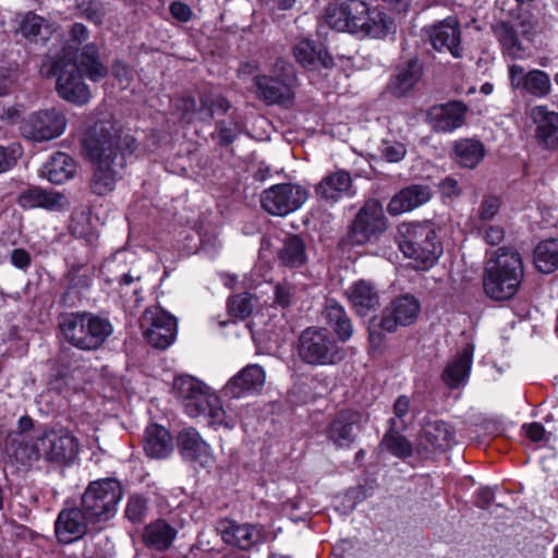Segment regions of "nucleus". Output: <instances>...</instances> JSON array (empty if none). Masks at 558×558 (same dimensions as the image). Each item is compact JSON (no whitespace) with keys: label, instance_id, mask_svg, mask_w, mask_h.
<instances>
[{"label":"nucleus","instance_id":"obj_55","mask_svg":"<svg viewBox=\"0 0 558 558\" xmlns=\"http://www.w3.org/2000/svg\"><path fill=\"white\" fill-rule=\"evenodd\" d=\"M21 154V146L17 144L0 145V173L7 172L15 166Z\"/></svg>","mask_w":558,"mask_h":558},{"label":"nucleus","instance_id":"obj_48","mask_svg":"<svg viewBox=\"0 0 558 558\" xmlns=\"http://www.w3.org/2000/svg\"><path fill=\"white\" fill-rule=\"evenodd\" d=\"M255 307V296L252 293L243 292L234 294L228 300L229 314L239 319L247 318Z\"/></svg>","mask_w":558,"mask_h":558},{"label":"nucleus","instance_id":"obj_58","mask_svg":"<svg viewBox=\"0 0 558 558\" xmlns=\"http://www.w3.org/2000/svg\"><path fill=\"white\" fill-rule=\"evenodd\" d=\"M22 110L19 106H8L0 110V121L7 125H13L21 121Z\"/></svg>","mask_w":558,"mask_h":558},{"label":"nucleus","instance_id":"obj_38","mask_svg":"<svg viewBox=\"0 0 558 558\" xmlns=\"http://www.w3.org/2000/svg\"><path fill=\"white\" fill-rule=\"evenodd\" d=\"M177 531L165 520H156L145 526L143 542L146 547L156 550L168 549L174 541Z\"/></svg>","mask_w":558,"mask_h":558},{"label":"nucleus","instance_id":"obj_19","mask_svg":"<svg viewBox=\"0 0 558 558\" xmlns=\"http://www.w3.org/2000/svg\"><path fill=\"white\" fill-rule=\"evenodd\" d=\"M366 421L359 411L352 409L340 411L327 425L326 436L336 448H349Z\"/></svg>","mask_w":558,"mask_h":558},{"label":"nucleus","instance_id":"obj_49","mask_svg":"<svg viewBox=\"0 0 558 558\" xmlns=\"http://www.w3.org/2000/svg\"><path fill=\"white\" fill-rule=\"evenodd\" d=\"M93 269L87 266H76L69 269L65 275L69 291L81 292L92 284Z\"/></svg>","mask_w":558,"mask_h":558},{"label":"nucleus","instance_id":"obj_42","mask_svg":"<svg viewBox=\"0 0 558 558\" xmlns=\"http://www.w3.org/2000/svg\"><path fill=\"white\" fill-rule=\"evenodd\" d=\"M183 107L185 111L194 110L198 114V119L202 121L211 120L215 113H226L231 105L227 98L218 96L210 98L209 96L201 97V108L196 110V102L193 98H184Z\"/></svg>","mask_w":558,"mask_h":558},{"label":"nucleus","instance_id":"obj_23","mask_svg":"<svg viewBox=\"0 0 558 558\" xmlns=\"http://www.w3.org/2000/svg\"><path fill=\"white\" fill-rule=\"evenodd\" d=\"M54 25L47 19L29 11L15 17V34L29 44H46L54 33Z\"/></svg>","mask_w":558,"mask_h":558},{"label":"nucleus","instance_id":"obj_27","mask_svg":"<svg viewBox=\"0 0 558 558\" xmlns=\"http://www.w3.org/2000/svg\"><path fill=\"white\" fill-rule=\"evenodd\" d=\"M433 192L428 185L412 184L399 191L389 202L387 210L391 216L412 211L430 201Z\"/></svg>","mask_w":558,"mask_h":558},{"label":"nucleus","instance_id":"obj_57","mask_svg":"<svg viewBox=\"0 0 558 558\" xmlns=\"http://www.w3.org/2000/svg\"><path fill=\"white\" fill-rule=\"evenodd\" d=\"M478 231L483 240L492 246L498 245L505 238V230L500 226H482Z\"/></svg>","mask_w":558,"mask_h":558},{"label":"nucleus","instance_id":"obj_4","mask_svg":"<svg viewBox=\"0 0 558 558\" xmlns=\"http://www.w3.org/2000/svg\"><path fill=\"white\" fill-rule=\"evenodd\" d=\"M58 325L63 341L84 352L97 351L113 333L108 317L87 311L64 313Z\"/></svg>","mask_w":558,"mask_h":558},{"label":"nucleus","instance_id":"obj_53","mask_svg":"<svg viewBox=\"0 0 558 558\" xmlns=\"http://www.w3.org/2000/svg\"><path fill=\"white\" fill-rule=\"evenodd\" d=\"M501 201L494 195L484 196L477 209V217L481 222L492 220L499 211Z\"/></svg>","mask_w":558,"mask_h":558},{"label":"nucleus","instance_id":"obj_40","mask_svg":"<svg viewBox=\"0 0 558 558\" xmlns=\"http://www.w3.org/2000/svg\"><path fill=\"white\" fill-rule=\"evenodd\" d=\"M76 165L71 156L64 153L53 154L45 165L44 175L53 184H62L73 178Z\"/></svg>","mask_w":558,"mask_h":558},{"label":"nucleus","instance_id":"obj_24","mask_svg":"<svg viewBox=\"0 0 558 558\" xmlns=\"http://www.w3.org/2000/svg\"><path fill=\"white\" fill-rule=\"evenodd\" d=\"M178 449L183 459L199 466H209L214 461L210 446L201 437L195 428H184L180 432Z\"/></svg>","mask_w":558,"mask_h":558},{"label":"nucleus","instance_id":"obj_51","mask_svg":"<svg viewBox=\"0 0 558 558\" xmlns=\"http://www.w3.org/2000/svg\"><path fill=\"white\" fill-rule=\"evenodd\" d=\"M148 512V500L142 495H133L128 499L125 517L132 523H141Z\"/></svg>","mask_w":558,"mask_h":558},{"label":"nucleus","instance_id":"obj_25","mask_svg":"<svg viewBox=\"0 0 558 558\" xmlns=\"http://www.w3.org/2000/svg\"><path fill=\"white\" fill-rule=\"evenodd\" d=\"M351 174L338 169L326 174L315 186V195L318 199L335 204L343 197L353 195Z\"/></svg>","mask_w":558,"mask_h":558},{"label":"nucleus","instance_id":"obj_54","mask_svg":"<svg viewBox=\"0 0 558 558\" xmlns=\"http://www.w3.org/2000/svg\"><path fill=\"white\" fill-rule=\"evenodd\" d=\"M275 303L287 308L291 306L295 299V287L289 282L277 283L274 291Z\"/></svg>","mask_w":558,"mask_h":558},{"label":"nucleus","instance_id":"obj_32","mask_svg":"<svg viewBox=\"0 0 558 558\" xmlns=\"http://www.w3.org/2000/svg\"><path fill=\"white\" fill-rule=\"evenodd\" d=\"M64 199L65 197L61 193L32 186L22 191L16 202L24 209L40 207L47 210H56L63 206Z\"/></svg>","mask_w":558,"mask_h":558},{"label":"nucleus","instance_id":"obj_5","mask_svg":"<svg viewBox=\"0 0 558 558\" xmlns=\"http://www.w3.org/2000/svg\"><path fill=\"white\" fill-rule=\"evenodd\" d=\"M78 453L76 438L66 429H49L27 441H22L14 451L16 460L31 463L43 459L50 463L68 465Z\"/></svg>","mask_w":558,"mask_h":558},{"label":"nucleus","instance_id":"obj_30","mask_svg":"<svg viewBox=\"0 0 558 558\" xmlns=\"http://www.w3.org/2000/svg\"><path fill=\"white\" fill-rule=\"evenodd\" d=\"M423 73V65L417 58H412L404 65L397 69L391 76L387 90L397 98L407 96L420 81Z\"/></svg>","mask_w":558,"mask_h":558},{"label":"nucleus","instance_id":"obj_36","mask_svg":"<svg viewBox=\"0 0 558 558\" xmlns=\"http://www.w3.org/2000/svg\"><path fill=\"white\" fill-rule=\"evenodd\" d=\"M323 317L333 329L339 340L348 341L353 335V325L344 307L333 299L327 300Z\"/></svg>","mask_w":558,"mask_h":558},{"label":"nucleus","instance_id":"obj_26","mask_svg":"<svg viewBox=\"0 0 558 558\" xmlns=\"http://www.w3.org/2000/svg\"><path fill=\"white\" fill-rule=\"evenodd\" d=\"M266 379L265 371L258 364H250L233 376L223 387V393L229 398H241L259 391Z\"/></svg>","mask_w":558,"mask_h":558},{"label":"nucleus","instance_id":"obj_6","mask_svg":"<svg viewBox=\"0 0 558 558\" xmlns=\"http://www.w3.org/2000/svg\"><path fill=\"white\" fill-rule=\"evenodd\" d=\"M524 275L519 252L500 247L484 271V291L492 300L506 301L519 290Z\"/></svg>","mask_w":558,"mask_h":558},{"label":"nucleus","instance_id":"obj_10","mask_svg":"<svg viewBox=\"0 0 558 558\" xmlns=\"http://www.w3.org/2000/svg\"><path fill=\"white\" fill-rule=\"evenodd\" d=\"M123 496L122 485L114 478L90 482L82 496V508L90 522L108 521L114 517Z\"/></svg>","mask_w":558,"mask_h":558},{"label":"nucleus","instance_id":"obj_1","mask_svg":"<svg viewBox=\"0 0 558 558\" xmlns=\"http://www.w3.org/2000/svg\"><path fill=\"white\" fill-rule=\"evenodd\" d=\"M83 153L92 163L89 187L93 194L105 196L123 180L126 159L136 149L135 138L125 133L112 119L99 120L90 126L82 141Z\"/></svg>","mask_w":558,"mask_h":558},{"label":"nucleus","instance_id":"obj_14","mask_svg":"<svg viewBox=\"0 0 558 558\" xmlns=\"http://www.w3.org/2000/svg\"><path fill=\"white\" fill-rule=\"evenodd\" d=\"M217 531L226 544L241 550H250L253 547L265 543L269 535L263 524H241L230 519L219 520Z\"/></svg>","mask_w":558,"mask_h":558},{"label":"nucleus","instance_id":"obj_52","mask_svg":"<svg viewBox=\"0 0 558 558\" xmlns=\"http://www.w3.org/2000/svg\"><path fill=\"white\" fill-rule=\"evenodd\" d=\"M379 151L383 158L388 162H399L407 154L405 146L402 143L389 140L381 142Z\"/></svg>","mask_w":558,"mask_h":558},{"label":"nucleus","instance_id":"obj_18","mask_svg":"<svg viewBox=\"0 0 558 558\" xmlns=\"http://www.w3.org/2000/svg\"><path fill=\"white\" fill-rule=\"evenodd\" d=\"M424 32L436 51H447L456 59L463 57L461 27L456 16H448L442 21L426 26Z\"/></svg>","mask_w":558,"mask_h":558},{"label":"nucleus","instance_id":"obj_22","mask_svg":"<svg viewBox=\"0 0 558 558\" xmlns=\"http://www.w3.org/2000/svg\"><path fill=\"white\" fill-rule=\"evenodd\" d=\"M469 107L461 100H451L433 106L428 111L429 121L437 132H452L465 123Z\"/></svg>","mask_w":558,"mask_h":558},{"label":"nucleus","instance_id":"obj_8","mask_svg":"<svg viewBox=\"0 0 558 558\" xmlns=\"http://www.w3.org/2000/svg\"><path fill=\"white\" fill-rule=\"evenodd\" d=\"M396 241L407 258L413 259L417 268L432 267L442 254L434 223L424 221L402 222L398 226Z\"/></svg>","mask_w":558,"mask_h":558},{"label":"nucleus","instance_id":"obj_3","mask_svg":"<svg viewBox=\"0 0 558 558\" xmlns=\"http://www.w3.org/2000/svg\"><path fill=\"white\" fill-rule=\"evenodd\" d=\"M325 21L333 29L364 34L374 38L388 32V17L385 13L363 0H345L329 3L325 11Z\"/></svg>","mask_w":558,"mask_h":558},{"label":"nucleus","instance_id":"obj_13","mask_svg":"<svg viewBox=\"0 0 558 558\" xmlns=\"http://www.w3.org/2000/svg\"><path fill=\"white\" fill-rule=\"evenodd\" d=\"M66 124L65 116L56 108H50L32 113L23 121L21 132L32 141L46 142L61 136Z\"/></svg>","mask_w":558,"mask_h":558},{"label":"nucleus","instance_id":"obj_59","mask_svg":"<svg viewBox=\"0 0 558 558\" xmlns=\"http://www.w3.org/2000/svg\"><path fill=\"white\" fill-rule=\"evenodd\" d=\"M170 13L175 20L183 23L189 22L193 15L191 8L181 1H174L170 4Z\"/></svg>","mask_w":558,"mask_h":558},{"label":"nucleus","instance_id":"obj_20","mask_svg":"<svg viewBox=\"0 0 558 558\" xmlns=\"http://www.w3.org/2000/svg\"><path fill=\"white\" fill-rule=\"evenodd\" d=\"M85 511L78 508L62 509L54 522V534L60 544L69 545L81 539L87 532Z\"/></svg>","mask_w":558,"mask_h":558},{"label":"nucleus","instance_id":"obj_21","mask_svg":"<svg viewBox=\"0 0 558 558\" xmlns=\"http://www.w3.org/2000/svg\"><path fill=\"white\" fill-rule=\"evenodd\" d=\"M530 118L535 124V140L544 149H558V112L546 106H535L530 111Z\"/></svg>","mask_w":558,"mask_h":558},{"label":"nucleus","instance_id":"obj_45","mask_svg":"<svg viewBox=\"0 0 558 558\" xmlns=\"http://www.w3.org/2000/svg\"><path fill=\"white\" fill-rule=\"evenodd\" d=\"M390 429L384 435L379 447L389 451L392 456L407 459L412 456L413 447L410 440L407 439L405 436L401 435L397 432L396 428V420L390 418Z\"/></svg>","mask_w":558,"mask_h":558},{"label":"nucleus","instance_id":"obj_60","mask_svg":"<svg viewBox=\"0 0 558 558\" xmlns=\"http://www.w3.org/2000/svg\"><path fill=\"white\" fill-rule=\"evenodd\" d=\"M11 263L20 269H25L31 264V255L24 248H15L11 253Z\"/></svg>","mask_w":558,"mask_h":558},{"label":"nucleus","instance_id":"obj_16","mask_svg":"<svg viewBox=\"0 0 558 558\" xmlns=\"http://www.w3.org/2000/svg\"><path fill=\"white\" fill-rule=\"evenodd\" d=\"M295 80L291 64L282 66L280 76L256 75L254 85L257 98L267 105L282 104L293 98V82Z\"/></svg>","mask_w":558,"mask_h":558},{"label":"nucleus","instance_id":"obj_44","mask_svg":"<svg viewBox=\"0 0 558 558\" xmlns=\"http://www.w3.org/2000/svg\"><path fill=\"white\" fill-rule=\"evenodd\" d=\"M494 34L502 46V50L513 59H520L524 54V48L518 37V31L513 24L500 22L494 26Z\"/></svg>","mask_w":558,"mask_h":558},{"label":"nucleus","instance_id":"obj_46","mask_svg":"<svg viewBox=\"0 0 558 558\" xmlns=\"http://www.w3.org/2000/svg\"><path fill=\"white\" fill-rule=\"evenodd\" d=\"M523 88L535 97H545L551 90L549 75L541 70H532L523 77Z\"/></svg>","mask_w":558,"mask_h":558},{"label":"nucleus","instance_id":"obj_34","mask_svg":"<svg viewBox=\"0 0 558 558\" xmlns=\"http://www.w3.org/2000/svg\"><path fill=\"white\" fill-rule=\"evenodd\" d=\"M196 408L190 410V415L193 417L205 415L209 418L208 424L214 426H223L225 428L231 429L235 425V418L228 415L222 408L220 399L214 395L208 396L195 403Z\"/></svg>","mask_w":558,"mask_h":558},{"label":"nucleus","instance_id":"obj_39","mask_svg":"<svg viewBox=\"0 0 558 558\" xmlns=\"http://www.w3.org/2000/svg\"><path fill=\"white\" fill-rule=\"evenodd\" d=\"M422 439L433 449L446 451L456 442V432L448 423L435 421L423 428Z\"/></svg>","mask_w":558,"mask_h":558},{"label":"nucleus","instance_id":"obj_31","mask_svg":"<svg viewBox=\"0 0 558 558\" xmlns=\"http://www.w3.org/2000/svg\"><path fill=\"white\" fill-rule=\"evenodd\" d=\"M143 448L151 459H166L173 451V438L166 427L150 424L144 432Z\"/></svg>","mask_w":558,"mask_h":558},{"label":"nucleus","instance_id":"obj_9","mask_svg":"<svg viewBox=\"0 0 558 558\" xmlns=\"http://www.w3.org/2000/svg\"><path fill=\"white\" fill-rule=\"evenodd\" d=\"M298 353L308 365H332L342 361L344 350L331 332L322 327H308L299 337Z\"/></svg>","mask_w":558,"mask_h":558},{"label":"nucleus","instance_id":"obj_15","mask_svg":"<svg viewBox=\"0 0 558 558\" xmlns=\"http://www.w3.org/2000/svg\"><path fill=\"white\" fill-rule=\"evenodd\" d=\"M387 228V219L383 206L372 199L356 214L351 225V239L355 244H364L376 239Z\"/></svg>","mask_w":558,"mask_h":558},{"label":"nucleus","instance_id":"obj_33","mask_svg":"<svg viewBox=\"0 0 558 558\" xmlns=\"http://www.w3.org/2000/svg\"><path fill=\"white\" fill-rule=\"evenodd\" d=\"M473 359V347L466 345L442 371L441 379L451 389L459 388L469 377Z\"/></svg>","mask_w":558,"mask_h":558},{"label":"nucleus","instance_id":"obj_11","mask_svg":"<svg viewBox=\"0 0 558 558\" xmlns=\"http://www.w3.org/2000/svg\"><path fill=\"white\" fill-rule=\"evenodd\" d=\"M421 311L420 301L411 294H404L393 299L387 306L378 320L375 319L369 326V342L372 345H379L383 340L380 331L395 332L398 326L413 324Z\"/></svg>","mask_w":558,"mask_h":558},{"label":"nucleus","instance_id":"obj_35","mask_svg":"<svg viewBox=\"0 0 558 558\" xmlns=\"http://www.w3.org/2000/svg\"><path fill=\"white\" fill-rule=\"evenodd\" d=\"M278 263L287 268H300L307 262V247L298 234L288 235L277 252Z\"/></svg>","mask_w":558,"mask_h":558},{"label":"nucleus","instance_id":"obj_29","mask_svg":"<svg viewBox=\"0 0 558 558\" xmlns=\"http://www.w3.org/2000/svg\"><path fill=\"white\" fill-rule=\"evenodd\" d=\"M293 54L296 62L308 70L329 69L333 65V59L324 45L311 39L298 41Z\"/></svg>","mask_w":558,"mask_h":558},{"label":"nucleus","instance_id":"obj_50","mask_svg":"<svg viewBox=\"0 0 558 558\" xmlns=\"http://www.w3.org/2000/svg\"><path fill=\"white\" fill-rule=\"evenodd\" d=\"M82 356L71 352L69 349L61 350L57 356V375L60 378L74 377L78 369Z\"/></svg>","mask_w":558,"mask_h":558},{"label":"nucleus","instance_id":"obj_47","mask_svg":"<svg viewBox=\"0 0 558 558\" xmlns=\"http://www.w3.org/2000/svg\"><path fill=\"white\" fill-rule=\"evenodd\" d=\"M89 38L87 27L82 23H74L71 27L69 38L63 47L62 56L60 58L75 59L82 51L80 47Z\"/></svg>","mask_w":558,"mask_h":558},{"label":"nucleus","instance_id":"obj_62","mask_svg":"<svg viewBox=\"0 0 558 558\" xmlns=\"http://www.w3.org/2000/svg\"><path fill=\"white\" fill-rule=\"evenodd\" d=\"M524 427L527 438L532 441H539L543 439L545 435V428L541 423L534 422Z\"/></svg>","mask_w":558,"mask_h":558},{"label":"nucleus","instance_id":"obj_37","mask_svg":"<svg viewBox=\"0 0 558 558\" xmlns=\"http://www.w3.org/2000/svg\"><path fill=\"white\" fill-rule=\"evenodd\" d=\"M173 391L178 398L186 401L185 409L189 414L192 408H196L195 403L201 402L208 396V387L189 375L179 376L174 379Z\"/></svg>","mask_w":558,"mask_h":558},{"label":"nucleus","instance_id":"obj_64","mask_svg":"<svg viewBox=\"0 0 558 558\" xmlns=\"http://www.w3.org/2000/svg\"><path fill=\"white\" fill-rule=\"evenodd\" d=\"M440 187L446 196H456L461 193L458 181L453 178H446L441 181Z\"/></svg>","mask_w":558,"mask_h":558},{"label":"nucleus","instance_id":"obj_41","mask_svg":"<svg viewBox=\"0 0 558 558\" xmlns=\"http://www.w3.org/2000/svg\"><path fill=\"white\" fill-rule=\"evenodd\" d=\"M484 145L476 140H460L454 145V160L461 167L475 168L485 156Z\"/></svg>","mask_w":558,"mask_h":558},{"label":"nucleus","instance_id":"obj_17","mask_svg":"<svg viewBox=\"0 0 558 558\" xmlns=\"http://www.w3.org/2000/svg\"><path fill=\"white\" fill-rule=\"evenodd\" d=\"M147 342L157 349L168 348L177 335V320L160 307L146 310L143 315L142 326Z\"/></svg>","mask_w":558,"mask_h":558},{"label":"nucleus","instance_id":"obj_56","mask_svg":"<svg viewBox=\"0 0 558 558\" xmlns=\"http://www.w3.org/2000/svg\"><path fill=\"white\" fill-rule=\"evenodd\" d=\"M105 14V7L99 1L90 0L82 5V15L95 24H101Z\"/></svg>","mask_w":558,"mask_h":558},{"label":"nucleus","instance_id":"obj_12","mask_svg":"<svg viewBox=\"0 0 558 558\" xmlns=\"http://www.w3.org/2000/svg\"><path fill=\"white\" fill-rule=\"evenodd\" d=\"M307 191L298 184L280 183L265 190L260 196L263 209L272 216H287L301 208Z\"/></svg>","mask_w":558,"mask_h":558},{"label":"nucleus","instance_id":"obj_28","mask_svg":"<svg viewBox=\"0 0 558 558\" xmlns=\"http://www.w3.org/2000/svg\"><path fill=\"white\" fill-rule=\"evenodd\" d=\"M345 295L352 308L360 316L368 315L380 305L377 289L371 281L364 279L353 282L345 290Z\"/></svg>","mask_w":558,"mask_h":558},{"label":"nucleus","instance_id":"obj_7","mask_svg":"<svg viewBox=\"0 0 558 558\" xmlns=\"http://www.w3.org/2000/svg\"><path fill=\"white\" fill-rule=\"evenodd\" d=\"M524 275L519 252L500 247L484 271V291L492 300L506 301L519 290Z\"/></svg>","mask_w":558,"mask_h":558},{"label":"nucleus","instance_id":"obj_61","mask_svg":"<svg viewBox=\"0 0 558 558\" xmlns=\"http://www.w3.org/2000/svg\"><path fill=\"white\" fill-rule=\"evenodd\" d=\"M217 130L219 143L221 145L227 146L234 142L235 133L231 129L227 128L223 122L217 123Z\"/></svg>","mask_w":558,"mask_h":558},{"label":"nucleus","instance_id":"obj_43","mask_svg":"<svg viewBox=\"0 0 558 558\" xmlns=\"http://www.w3.org/2000/svg\"><path fill=\"white\" fill-rule=\"evenodd\" d=\"M535 267L543 274H551L558 269V240L548 239L537 244L534 250Z\"/></svg>","mask_w":558,"mask_h":558},{"label":"nucleus","instance_id":"obj_63","mask_svg":"<svg viewBox=\"0 0 558 558\" xmlns=\"http://www.w3.org/2000/svg\"><path fill=\"white\" fill-rule=\"evenodd\" d=\"M410 410V399L407 396H400L393 404L396 417L403 418Z\"/></svg>","mask_w":558,"mask_h":558},{"label":"nucleus","instance_id":"obj_2","mask_svg":"<svg viewBox=\"0 0 558 558\" xmlns=\"http://www.w3.org/2000/svg\"><path fill=\"white\" fill-rule=\"evenodd\" d=\"M108 73L107 66L100 61L98 47L94 43L85 44L75 58H57L46 72L47 77H57V92L61 98L77 105L90 99V92L83 82V74L97 82Z\"/></svg>","mask_w":558,"mask_h":558}]
</instances>
